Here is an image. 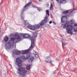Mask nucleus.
<instances>
[{
	"label": "nucleus",
	"mask_w": 77,
	"mask_h": 77,
	"mask_svg": "<svg viewBox=\"0 0 77 77\" xmlns=\"http://www.w3.org/2000/svg\"><path fill=\"white\" fill-rule=\"evenodd\" d=\"M32 4V2H29L26 4L23 7V9L20 11V17L21 18V20H23L21 22V23H22V24H24V26H26L28 28L32 30H35L36 29H39L40 26H44L46 23L48 22V18L50 15V14H49V11L48 10H46V15L45 18L44 20H42L41 22H40L37 25H32L29 24V23H28L27 20H25L24 19V12L25 11V10L26 9L27 7L29 6V5ZM48 15V16L47 15Z\"/></svg>",
	"instance_id": "obj_1"
},
{
	"label": "nucleus",
	"mask_w": 77,
	"mask_h": 77,
	"mask_svg": "<svg viewBox=\"0 0 77 77\" xmlns=\"http://www.w3.org/2000/svg\"><path fill=\"white\" fill-rule=\"evenodd\" d=\"M61 26L63 27V28L65 29L66 28V32L69 34H72V26L69 25V22L67 21L66 23L64 24H62Z\"/></svg>",
	"instance_id": "obj_2"
},
{
	"label": "nucleus",
	"mask_w": 77,
	"mask_h": 77,
	"mask_svg": "<svg viewBox=\"0 0 77 77\" xmlns=\"http://www.w3.org/2000/svg\"><path fill=\"white\" fill-rule=\"evenodd\" d=\"M29 38L30 40L31 41V45L29 48V49L27 50H24L23 51H23L22 53V54H27L29 53V51L30 50V49H32V48H33L35 47V38L33 37V36H31Z\"/></svg>",
	"instance_id": "obj_3"
},
{
	"label": "nucleus",
	"mask_w": 77,
	"mask_h": 77,
	"mask_svg": "<svg viewBox=\"0 0 77 77\" xmlns=\"http://www.w3.org/2000/svg\"><path fill=\"white\" fill-rule=\"evenodd\" d=\"M15 38L14 37L11 38V41H9L8 42H6L5 44V48L7 50V49H10L11 46L13 47L14 45V41L15 40Z\"/></svg>",
	"instance_id": "obj_4"
},
{
	"label": "nucleus",
	"mask_w": 77,
	"mask_h": 77,
	"mask_svg": "<svg viewBox=\"0 0 77 77\" xmlns=\"http://www.w3.org/2000/svg\"><path fill=\"white\" fill-rule=\"evenodd\" d=\"M18 71H19L18 72V74L20 75L21 77H25L27 71L26 70H23V68L20 67L18 69Z\"/></svg>",
	"instance_id": "obj_5"
},
{
	"label": "nucleus",
	"mask_w": 77,
	"mask_h": 77,
	"mask_svg": "<svg viewBox=\"0 0 77 77\" xmlns=\"http://www.w3.org/2000/svg\"><path fill=\"white\" fill-rule=\"evenodd\" d=\"M13 36L15 37V39H16L17 40H18V41H16L15 43H18V42H19L20 41H21V36H20V35L18 34H14Z\"/></svg>",
	"instance_id": "obj_6"
},
{
	"label": "nucleus",
	"mask_w": 77,
	"mask_h": 77,
	"mask_svg": "<svg viewBox=\"0 0 77 77\" xmlns=\"http://www.w3.org/2000/svg\"><path fill=\"white\" fill-rule=\"evenodd\" d=\"M16 63L18 67H21L22 66L21 63H22V60H21L20 58H17L16 60Z\"/></svg>",
	"instance_id": "obj_7"
},
{
	"label": "nucleus",
	"mask_w": 77,
	"mask_h": 77,
	"mask_svg": "<svg viewBox=\"0 0 77 77\" xmlns=\"http://www.w3.org/2000/svg\"><path fill=\"white\" fill-rule=\"evenodd\" d=\"M70 23L71 24V26H72V29H73V28L75 26H77V23H75V21H74V20L73 19H72L70 20Z\"/></svg>",
	"instance_id": "obj_8"
},
{
	"label": "nucleus",
	"mask_w": 77,
	"mask_h": 77,
	"mask_svg": "<svg viewBox=\"0 0 77 77\" xmlns=\"http://www.w3.org/2000/svg\"><path fill=\"white\" fill-rule=\"evenodd\" d=\"M20 35H22L23 38H29L30 37V35L28 34H20Z\"/></svg>",
	"instance_id": "obj_9"
},
{
	"label": "nucleus",
	"mask_w": 77,
	"mask_h": 77,
	"mask_svg": "<svg viewBox=\"0 0 77 77\" xmlns=\"http://www.w3.org/2000/svg\"><path fill=\"white\" fill-rule=\"evenodd\" d=\"M45 61L48 63H51V62H52L51 60V58L50 57H48L46 58Z\"/></svg>",
	"instance_id": "obj_10"
},
{
	"label": "nucleus",
	"mask_w": 77,
	"mask_h": 77,
	"mask_svg": "<svg viewBox=\"0 0 77 77\" xmlns=\"http://www.w3.org/2000/svg\"><path fill=\"white\" fill-rule=\"evenodd\" d=\"M66 18H67V17L65 16H63L61 18V22L62 23H65Z\"/></svg>",
	"instance_id": "obj_11"
},
{
	"label": "nucleus",
	"mask_w": 77,
	"mask_h": 77,
	"mask_svg": "<svg viewBox=\"0 0 77 77\" xmlns=\"http://www.w3.org/2000/svg\"><path fill=\"white\" fill-rule=\"evenodd\" d=\"M14 53L16 55H19L21 54V52L20 51L16 49L14 50Z\"/></svg>",
	"instance_id": "obj_12"
},
{
	"label": "nucleus",
	"mask_w": 77,
	"mask_h": 77,
	"mask_svg": "<svg viewBox=\"0 0 77 77\" xmlns=\"http://www.w3.org/2000/svg\"><path fill=\"white\" fill-rule=\"evenodd\" d=\"M20 58L22 59V60H26V59H29L27 57H25L24 55L20 56Z\"/></svg>",
	"instance_id": "obj_13"
},
{
	"label": "nucleus",
	"mask_w": 77,
	"mask_h": 77,
	"mask_svg": "<svg viewBox=\"0 0 77 77\" xmlns=\"http://www.w3.org/2000/svg\"><path fill=\"white\" fill-rule=\"evenodd\" d=\"M56 1H57V3H65V0H56Z\"/></svg>",
	"instance_id": "obj_14"
},
{
	"label": "nucleus",
	"mask_w": 77,
	"mask_h": 77,
	"mask_svg": "<svg viewBox=\"0 0 77 77\" xmlns=\"http://www.w3.org/2000/svg\"><path fill=\"white\" fill-rule=\"evenodd\" d=\"M8 40L9 38L6 35L4 38V41L5 42H8Z\"/></svg>",
	"instance_id": "obj_15"
},
{
	"label": "nucleus",
	"mask_w": 77,
	"mask_h": 77,
	"mask_svg": "<svg viewBox=\"0 0 77 77\" xmlns=\"http://www.w3.org/2000/svg\"><path fill=\"white\" fill-rule=\"evenodd\" d=\"M35 60V58L33 57H31L29 59V61L30 60L31 61V63H32V61H33L34 60Z\"/></svg>",
	"instance_id": "obj_16"
},
{
	"label": "nucleus",
	"mask_w": 77,
	"mask_h": 77,
	"mask_svg": "<svg viewBox=\"0 0 77 77\" xmlns=\"http://www.w3.org/2000/svg\"><path fill=\"white\" fill-rule=\"evenodd\" d=\"M71 10H69L68 11H63V14H66L68 13V12H69V11H70Z\"/></svg>",
	"instance_id": "obj_17"
},
{
	"label": "nucleus",
	"mask_w": 77,
	"mask_h": 77,
	"mask_svg": "<svg viewBox=\"0 0 77 77\" xmlns=\"http://www.w3.org/2000/svg\"><path fill=\"white\" fill-rule=\"evenodd\" d=\"M61 42L62 43V44L63 45V46H65V44H66L65 42H63V40H61Z\"/></svg>",
	"instance_id": "obj_18"
},
{
	"label": "nucleus",
	"mask_w": 77,
	"mask_h": 77,
	"mask_svg": "<svg viewBox=\"0 0 77 77\" xmlns=\"http://www.w3.org/2000/svg\"><path fill=\"white\" fill-rule=\"evenodd\" d=\"M75 11H76V9H72L70 11V13H75V12H74Z\"/></svg>",
	"instance_id": "obj_19"
},
{
	"label": "nucleus",
	"mask_w": 77,
	"mask_h": 77,
	"mask_svg": "<svg viewBox=\"0 0 77 77\" xmlns=\"http://www.w3.org/2000/svg\"><path fill=\"white\" fill-rule=\"evenodd\" d=\"M31 66L30 65L27 66L26 67V69H30Z\"/></svg>",
	"instance_id": "obj_20"
},
{
	"label": "nucleus",
	"mask_w": 77,
	"mask_h": 77,
	"mask_svg": "<svg viewBox=\"0 0 77 77\" xmlns=\"http://www.w3.org/2000/svg\"><path fill=\"white\" fill-rule=\"evenodd\" d=\"M37 9L39 12H40L41 11H42V8L40 7L37 8Z\"/></svg>",
	"instance_id": "obj_21"
},
{
	"label": "nucleus",
	"mask_w": 77,
	"mask_h": 77,
	"mask_svg": "<svg viewBox=\"0 0 77 77\" xmlns=\"http://www.w3.org/2000/svg\"><path fill=\"white\" fill-rule=\"evenodd\" d=\"M53 4H51V6H50V11H51V10H52L53 9Z\"/></svg>",
	"instance_id": "obj_22"
},
{
	"label": "nucleus",
	"mask_w": 77,
	"mask_h": 77,
	"mask_svg": "<svg viewBox=\"0 0 77 77\" xmlns=\"http://www.w3.org/2000/svg\"><path fill=\"white\" fill-rule=\"evenodd\" d=\"M73 30L74 31V32H76L77 31V28H74L73 29Z\"/></svg>",
	"instance_id": "obj_23"
},
{
	"label": "nucleus",
	"mask_w": 77,
	"mask_h": 77,
	"mask_svg": "<svg viewBox=\"0 0 77 77\" xmlns=\"http://www.w3.org/2000/svg\"><path fill=\"white\" fill-rule=\"evenodd\" d=\"M35 56L36 58H38L39 57V55L37 54L34 55Z\"/></svg>",
	"instance_id": "obj_24"
},
{
	"label": "nucleus",
	"mask_w": 77,
	"mask_h": 77,
	"mask_svg": "<svg viewBox=\"0 0 77 77\" xmlns=\"http://www.w3.org/2000/svg\"><path fill=\"white\" fill-rule=\"evenodd\" d=\"M33 35L35 37V38H36L37 36V34L36 33H35Z\"/></svg>",
	"instance_id": "obj_25"
},
{
	"label": "nucleus",
	"mask_w": 77,
	"mask_h": 77,
	"mask_svg": "<svg viewBox=\"0 0 77 77\" xmlns=\"http://www.w3.org/2000/svg\"><path fill=\"white\" fill-rule=\"evenodd\" d=\"M34 52H35V53L34 54V55H36V54H38V53L36 52V51H34Z\"/></svg>",
	"instance_id": "obj_26"
},
{
	"label": "nucleus",
	"mask_w": 77,
	"mask_h": 77,
	"mask_svg": "<svg viewBox=\"0 0 77 77\" xmlns=\"http://www.w3.org/2000/svg\"><path fill=\"white\" fill-rule=\"evenodd\" d=\"M14 36V35H13V34H10L9 35V36L10 37H11V36Z\"/></svg>",
	"instance_id": "obj_27"
},
{
	"label": "nucleus",
	"mask_w": 77,
	"mask_h": 77,
	"mask_svg": "<svg viewBox=\"0 0 77 77\" xmlns=\"http://www.w3.org/2000/svg\"><path fill=\"white\" fill-rule=\"evenodd\" d=\"M32 7H33V8H37V7H36V6L34 5H33Z\"/></svg>",
	"instance_id": "obj_28"
},
{
	"label": "nucleus",
	"mask_w": 77,
	"mask_h": 77,
	"mask_svg": "<svg viewBox=\"0 0 77 77\" xmlns=\"http://www.w3.org/2000/svg\"><path fill=\"white\" fill-rule=\"evenodd\" d=\"M53 24H54V25H56V23H55V22H54V21H53Z\"/></svg>",
	"instance_id": "obj_29"
},
{
	"label": "nucleus",
	"mask_w": 77,
	"mask_h": 77,
	"mask_svg": "<svg viewBox=\"0 0 77 77\" xmlns=\"http://www.w3.org/2000/svg\"><path fill=\"white\" fill-rule=\"evenodd\" d=\"M52 23V21H50L49 22V24H51Z\"/></svg>",
	"instance_id": "obj_30"
},
{
	"label": "nucleus",
	"mask_w": 77,
	"mask_h": 77,
	"mask_svg": "<svg viewBox=\"0 0 77 77\" xmlns=\"http://www.w3.org/2000/svg\"><path fill=\"white\" fill-rule=\"evenodd\" d=\"M65 0V2L64 3H63V4L66 3V0Z\"/></svg>",
	"instance_id": "obj_31"
},
{
	"label": "nucleus",
	"mask_w": 77,
	"mask_h": 77,
	"mask_svg": "<svg viewBox=\"0 0 77 77\" xmlns=\"http://www.w3.org/2000/svg\"><path fill=\"white\" fill-rule=\"evenodd\" d=\"M39 2H42V0H38Z\"/></svg>",
	"instance_id": "obj_32"
},
{
	"label": "nucleus",
	"mask_w": 77,
	"mask_h": 77,
	"mask_svg": "<svg viewBox=\"0 0 77 77\" xmlns=\"http://www.w3.org/2000/svg\"><path fill=\"white\" fill-rule=\"evenodd\" d=\"M12 54V55H13V57H14V54Z\"/></svg>",
	"instance_id": "obj_33"
},
{
	"label": "nucleus",
	"mask_w": 77,
	"mask_h": 77,
	"mask_svg": "<svg viewBox=\"0 0 77 77\" xmlns=\"http://www.w3.org/2000/svg\"><path fill=\"white\" fill-rule=\"evenodd\" d=\"M49 5H48V4H47V6H48Z\"/></svg>",
	"instance_id": "obj_34"
},
{
	"label": "nucleus",
	"mask_w": 77,
	"mask_h": 77,
	"mask_svg": "<svg viewBox=\"0 0 77 77\" xmlns=\"http://www.w3.org/2000/svg\"><path fill=\"white\" fill-rule=\"evenodd\" d=\"M2 42H3V43H4V40H2Z\"/></svg>",
	"instance_id": "obj_35"
},
{
	"label": "nucleus",
	"mask_w": 77,
	"mask_h": 77,
	"mask_svg": "<svg viewBox=\"0 0 77 77\" xmlns=\"http://www.w3.org/2000/svg\"><path fill=\"white\" fill-rule=\"evenodd\" d=\"M1 75V72H0V76Z\"/></svg>",
	"instance_id": "obj_36"
},
{
	"label": "nucleus",
	"mask_w": 77,
	"mask_h": 77,
	"mask_svg": "<svg viewBox=\"0 0 77 77\" xmlns=\"http://www.w3.org/2000/svg\"><path fill=\"white\" fill-rule=\"evenodd\" d=\"M72 5H73V7L74 8V4H73V3H72Z\"/></svg>",
	"instance_id": "obj_37"
},
{
	"label": "nucleus",
	"mask_w": 77,
	"mask_h": 77,
	"mask_svg": "<svg viewBox=\"0 0 77 77\" xmlns=\"http://www.w3.org/2000/svg\"><path fill=\"white\" fill-rule=\"evenodd\" d=\"M51 2H53V0H51Z\"/></svg>",
	"instance_id": "obj_38"
},
{
	"label": "nucleus",
	"mask_w": 77,
	"mask_h": 77,
	"mask_svg": "<svg viewBox=\"0 0 77 77\" xmlns=\"http://www.w3.org/2000/svg\"><path fill=\"white\" fill-rule=\"evenodd\" d=\"M4 75H6V74H4Z\"/></svg>",
	"instance_id": "obj_39"
},
{
	"label": "nucleus",
	"mask_w": 77,
	"mask_h": 77,
	"mask_svg": "<svg viewBox=\"0 0 77 77\" xmlns=\"http://www.w3.org/2000/svg\"><path fill=\"white\" fill-rule=\"evenodd\" d=\"M0 5H1V3L0 4Z\"/></svg>",
	"instance_id": "obj_40"
}]
</instances>
